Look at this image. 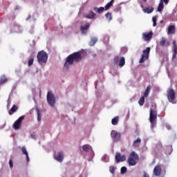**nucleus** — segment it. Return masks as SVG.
I'll return each instance as SVG.
<instances>
[{
  "mask_svg": "<svg viewBox=\"0 0 177 177\" xmlns=\"http://www.w3.org/2000/svg\"><path fill=\"white\" fill-rule=\"evenodd\" d=\"M115 160L118 163L123 162V161H125V160H127V158L125 157V155L122 156L120 153H116Z\"/></svg>",
  "mask_w": 177,
  "mask_h": 177,
  "instance_id": "nucleus-10",
  "label": "nucleus"
},
{
  "mask_svg": "<svg viewBox=\"0 0 177 177\" xmlns=\"http://www.w3.org/2000/svg\"><path fill=\"white\" fill-rule=\"evenodd\" d=\"M22 154H24L26 157V161L28 162L30 161V157H28V152H27V149H26V147H23L21 148Z\"/></svg>",
  "mask_w": 177,
  "mask_h": 177,
  "instance_id": "nucleus-18",
  "label": "nucleus"
},
{
  "mask_svg": "<svg viewBox=\"0 0 177 177\" xmlns=\"http://www.w3.org/2000/svg\"><path fill=\"white\" fill-rule=\"evenodd\" d=\"M109 169L111 174H114V172H115V167L114 166H111Z\"/></svg>",
  "mask_w": 177,
  "mask_h": 177,
  "instance_id": "nucleus-39",
  "label": "nucleus"
},
{
  "mask_svg": "<svg viewBox=\"0 0 177 177\" xmlns=\"http://www.w3.org/2000/svg\"><path fill=\"white\" fill-rule=\"evenodd\" d=\"M173 46H174V53L172 55L173 59L176 58V55H177V44H176V41H173Z\"/></svg>",
  "mask_w": 177,
  "mask_h": 177,
  "instance_id": "nucleus-19",
  "label": "nucleus"
},
{
  "mask_svg": "<svg viewBox=\"0 0 177 177\" xmlns=\"http://www.w3.org/2000/svg\"><path fill=\"white\" fill-rule=\"evenodd\" d=\"M120 61V57L119 56H117L114 58L113 59V63L115 64H117V63H118V62Z\"/></svg>",
  "mask_w": 177,
  "mask_h": 177,
  "instance_id": "nucleus-38",
  "label": "nucleus"
},
{
  "mask_svg": "<svg viewBox=\"0 0 177 177\" xmlns=\"http://www.w3.org/2000/svg\"><path fill=\"white\" fill-rule=\"evenodd\" d=\"M9 165H10V168H13V160H9Z\"/></svg>",
  "mask_w": 177,
  "mask_h": 177,
  "instance_id": "nucleus-41",
  "label": "nucleus"
},
{
  "mask_svg": "<svg viewBox=\"0 0 177 177\" xmlns=\"http://www.w3.org/2000/svg\"><path fill=\"white\" fill-rule=\"evenodd\" d=\"M105 17H106V20H108L109 21H111V20H113V16L111 15V13H110V12H107L105 15Z\"/></svg>",
  "mask_w": 177,
  "mask_h": 177,
  "instance_id": "nucleus-30",
  "label": "nucleus"
},
{
  "mask_svg": "<svg viewBox=\"0 0 177 177\" xmlns=\"http://www.w3.org/2000/svg\"><path fill=\"white\" fill-rule=\"evenodd\" d=\"M161 166L160 165H156L154 169H153V175H155V176H160V175H161Z\"/></svg>",
  "mask_w": 177,
  "mask_h": 177,
  "instance_id": "nucleus-12",
  "label": "nucleus"
},
{
  "mask_svg": "<svg viewBox=\"0 0 177 177\" xmlns=\"http://www.w3.org/2000/svg\"><path fill=\"white\" fill-rule=\"evenodd\" d=\"M89 27H91V24L87 23L84 26H80V30L82 31V34H86V31L89 30Z\"/></svg>",
  "mask_w": 177,
  "mask_h": 177,
  "instance_id": "nucleus-13",
  "label": "nucleus"
},
{
  "mask_svg": "<svg viewBox=\"0 0 177 177\" xmlns=\"http://www.w3.org/2000/svg\"><path fill=\"white\" fill-rule=\"evenodd\" d=\"M30 19H31V15H28V17H26V21L30 20Z\"/></svg>",
  "mask_w": 177,
  "mask_h": 177,
  "instance_id": "nucleus-44",
  "label": "nucleus"
},
{
  "mask_svg": "<svg viewBox=\"0 0 177 177\" xmlns=\"http://www.w3.org/2000/svg\"><path fill=\"white\" fill-rule=\"evenodd\" d=\"M153 109H151L149 112V122H151V127L154 128L157 125V110L156 106H153Z\"/></svg>",
  "mask_w": 177,
  "mask_h": 177,
  "instance_id": "nucleus-2",
  "label": "nucleus"
},
{
  "mask_svg": "<svg viewBox=\"0 0 177 177\" xmlns=\"http://www.w3.org/2000/svg\"><path fill=\"white\" fill-rule=\"evenodd\" d=\"M164 21H161L160 23H162Z\"/></svg>",
  "mask_w": 177,
  "mask_h": 177,
  "instance_id": "nucleus-47",
  "label": "nucleus"
},
{
  "mask_svg": "<svg viewBox=\"0 0 177 177\" xmlns=\"http://www.w3.org/2000/svg\"><path fill=\"white\" fill-rule=\"evenodd\" d=\"M96 42H97V39L92 38L89 43L90 46H93V45H95V44H96Z\"/></svg>",
  "mask_w": 177,
  "mask_h": 177,
  "instance_id": "nucleus-32",
  "label": "nucleus"
},
{
  "mask_svg": "<svg viewBox=\"0 0 177 177\" xmlns=\"http://www.w3.org/2000/svg\"><path fill=\"white\" fill-rule=\"evenodd\" d=\"M142 38L146 42H149V41H151V38H153V32H143Z\"/></svg>",
  "mask_w": 177,
  "mask_h": 177,
  "instance_id": "nucleus-8",
  "label": "nucleus"
},
{
  "mask_svg": "<svg viewBox=\"0 0 177 177\" xmlns=\"http://www.w3.org/2000/svg\"><path fill=\"white\" fill-rule=\"evenodd\" d=\"M32 64H34V58L32 57V58L29 59L28 62V66L29 67H30V66H32Z\"/></svg>",
  "mask_w": 177,
  "mask_h": 177,
  "instance_id": "nucleus-34",
  "label": "nucleus"
},
{
  "mask_svg": "<svg viewBox=\"0 0 177 177\" xmlns=\"http://www.w3.org/2000/svg\"><path fill=\"white\" fill-rule=\"evenodd\" d=\"M149 93H150V86H148L144 93L145 97H147Z\"/></svg>",
  "mask_w": 177,
  "mask_h": 177,
  "instance_id": "nucleus-31",
  "label": "nucleus"
},
{
  "mask_svg": "<svg viewBox=\"0 0 177 177\" xmlns=\"http://www.w3.org/2000/svg\"><path fill=\"white\" fill-rule=\"evenodd\" d=\"M37 62L39 64H42V63H46L48 62V55L44 50H41L37 54Z\"/></svg>",
  "mask_w": 177,
  "mask_h": 177,
  "instance_id": "nucleus-4",
  "label": "nucleus"
},
{
  "mask_svg": "<svg viewBox=\"0 0 177 177\" xmlns=\"http://www.w3.org/2000/svg\"><path fill=\"white\" fill-rule=\"evenodd\" d=\"M145 59H146V57L144 55H142L141 58L140 59L139 63H145Z\"/></svg>",
  "mask_w": 177,
  "mask_h": 177,
  "instance_id": "nucleus-40",
  "label": "nucleus"
},
{
  "mask_svg": "<svg viewBox=\"0 0 177 177\" xmlns=\"http://www.w3.org/2000/svg\"><path fill=\"white\" fill-rule=\"evenodd\" d=\"M167 34H175V26L171 25L169 26Z\"/></svg>",
  "mask_w": 177,
  "mask_h": 177,
  "instance_id": "nucleus-24",
  "label": "nucleus"
},
{
  "mask_svg": "<svg viewBox=\"0 0 177 177\" xmlns=\"http://www.w3.org/2000/svg\"><path fill=\"white\" fill-rule=\"evenodd\" d=\"M30 136L32 139H35V138L37 137V134H35V133H33L32 134H31Z\"/></svg>",
  "mask_w": 177,
  "mask_h": 177,
  "instance_id": "nucleus-42",
  "label": "nucleus"
},
{
  "mask_svg": "<svg viewBox=\"0 0 177 177\" xmlns=\"http://www.w3.org/2000/svg\"><path fill=\"white\" fill-rule=\"evenodd\" d=\"M82 149L84 151H86V153H88L91 150V146L89 145H83Z\"/></svg>",
  "mask_w": 177,
  "mask_h": 177,
  "instance_id": "nucleus-29",
  "label": "nucleus"
},
{
  "mask_svg": "<svg viewBox=\"0 0 177 177\" xmlns=\"http://www.w3.org/2000/svg\"><path fill=\"white\" fill-rule=\"evenodd\" d=\"M143 177H150L149 174H146V172H144Z\"/></svg>",
  "mask_w": 177,
  "mask_h": 177,
  "instance_id": "nucleus-43",
  "label": "nucleus"
},
{
  "mask_svg": "<svg viewBox=\"0 0 177 177\" xmlns=\"http://www.w3.org/2000/svg\"><path fill=\"white\" fill-rule=\"evenodd\" d=\"M142 1H143V2H147V0H142Z\"/></svg>",
  "mask_w": 177,
  "mask_h": 177,
  "instance_id": "nucleus-46",
  "label": "nucleus"
},
{
  "mask_svg": "<svg viewBox=\"0 0 177 177\" xmlns=\"http://www.w3.org/2000/svg\"><path fill=\"white\" fill-rule=\"evenodd\" d=\"M95 17H96V14L92 10L88 11V13L84 15V17H86V19H95Z\"/></svg>",
  "mask_w": 177,
  "mask_h": 177,
  "instance_id": "nucleus-14",
  "label": "nucleus"
},
{
  "mask_svg": "<svg viewBox=\"0 0 177 177\" xmlns=\"http://www.w3.org/2000/svg\"><path fill=\"white\" fill-rule=\"evenodd\" d=\"M81 60H82V55H81V53H73L67 57L64 64V67L68 68V66H73L74 63H79V62H81Z\"/></svg>",
  "mask_w": 177,
  "mask_h": 177,
  "instance_id": "nucleus-1",
  "label": "nucleus"
},
{
  "mask_svg": "<svg viewBox=\"0 0 177 177\" xmlns=\"http://www.w3.org/2000/svg\"><path fill=\"white\" fill-rule=\"evenodd\" d=\"M142 12H144V13H147L148 15H150V13H153V12H154V8L151 6L147 7L146 8H144L142 10Z\"/></svg>",
  "mask_w": 177,
  "mask_h": 177,
  "instance_id": "nucleus-17",
  "label": "nucleus"
},
{
  "mask_svg": "<svg viewBox=\"0 0 177 177\" xmlns=\"http://www.w3.org/2000/svg\"><path fill=\"white\" fill-rule=\"evenodd\" d=\"M17 110H19V107H17V106L14 104L12 106V108L10 109V110L8 111V114L10 115H12V114H13V113H16V111H17Z\"/></svg>",
  "mask_w": 177,
  "mask_h": 177,
  "instance_id": "nucleus-20",
  "label": "nucleus"
},
{
  "mask_svg": "<svg viewBox=\"0 0 177 177\" xmlns=\"http://www.w3.org/2000/svg\"><path fill=\"white\" fill-rule=\"evenodd\" d=\"M114 3V0H111L110 2H109L104 7L105 10H109L111 6H113V4Z\"/></svg>",
  "mask_w": 177,
  "mask_h": 177,
  "instance_id": "nucleus-27",
  "label": "nucleus"
},
{
  "mask_svg": "<svg viewBox=\"0 0 177 177\" xmlns=\"http://www.w3.org/2000/svg\"><path fill=\"white\" fill-rule=\"evenodd\" d=\"M138 104L140 106H143L145 104V97H141L138 101Z\"/></svg>",
  "mask_w": 177,
  "mask_h": 177,
  "instance_id": "nucleus-33",
  "label": "nucleus"
},
{
  "mask_svg": "<svg viewBox=\"0 0 177 177\" xmlns=\"http://www.w3.org/2000/svg\"><path fill=\"white\" fill-rule=\"evenodd\" d=\"M55 160L57 161H59V162H62L63 161V152H59L57 156H54Z\"/></svg>",
  "mask_w": 177,
  "mask_h": 177,
  "instance_id": "nucleus-16",
  "label": "nucleus"
},
{
  "mask_svg": "<svg viewBox=\"0 0 177 177\" xmlns=\"http://www.w3.org/2000/svg\"><path fill=\"white\" fill-rule=\"evenodd\" d=\"M93 10L95 12H97V13H103V12H104L105 10V8L104 7H100V8L94 7Z\"/></svg>",
  "mask_w": 177,
  "mask_h": 177,
  "instance_id": "nucleus-23",
  "label": "nucleus"
},
{
  "mask_svg": "<svg viewBox=\"0 0 177 177\" xmlns=\"http://www.w3.org/2000/svg\"><path fill=\"white\" fill-rule=\"evenodd\" d=\"M167 96L169 102L171 103H175V91L172 88H169L167 92Z\"/></svg>",
  "mask_w": 177,
  "mask_h": 177,
  "instance_id": "nucleus-6",
  "label": "nucleus"
},
{
  "mask_svg": "<svg viewBox=\"0 0 177 177\" xmlns=\"http://www.w3.org/2000/svg\"><path fill=\"white\" fill-rule=\"evenodd\" d=\"M23 120H24V115H21L15 122L12 126L14 129L17 130L21 128V122H23Z\"/></svg>",
  "mask_w": 177,
  "mask_h": 177,
  "instance_id": "nucleus-7",
  "label": "nucleus"
},
{
  "mask_svg": "<svg viewBox=\"0 0 177 177\" xmlns=\"http://www.w3.org/2000/svg\"><path fill=\"white\" fill-rule=\"evenodd\" d=\"M163 10H164V3H162V0H160L158 6L157 10L161 12H162Z\"/></svg>",
  "mask_w": 177,
  "mask_h": 177,
  "instance_id": "nucleus-22",
  "label": "nucleus"
},
{
  "mask_svg": "<svg viewBox=\"0 0 177 177\" xmlns=\"http://www.w3.org/2000/svg\"><path fill=\"white\" fill-rule=\"evenodd\" d=\"M47 102L51 107H55V103H56V99L55 95L52 92L48 91L47 94Z\"/></svg>",
  "mask_w": 177,
  "mask_h": 177,
  "instance_id": "nucleus-5",
  "label": "nucleus"
},
{
  "mask_svg": "<svg viewBox=\"0 0 177 177\" xmlns=\"http://www.w3.org/2000/svg\"><path fill=\"white\" fill-rule=\"evenodd\" d=\"M153 20V26L156 27V26H157V17H153L152 18Z\"/></svg>",
  "mask_w": 177,
  "mask_h": 177,
  "instance_id": "nucleus-35",
  "label": "nucleus"
},
{
  "mask_svg": "<svg viewBox=\"0 0 177 177\" xmlns=\"http://www.w3.org/2000/svg\"><path fill=\"white\" fill-rule=\"evenodd\" d=\"M138 161H139V155L136 152L132 151L127 160L128 165L129 167H133L138 164Z\"/></svg>",
  "mask_w": 177,
  "mask_h": 177,
  "instance_id": "nucleus-3",
  "label": "nucleus"
},
{
  "mask_svg": "<svg viewBox=\"0 0 177 177\" xmlns=\"http://www.w3.org/2000/svg\"><path fill=\"white\" fill-rule=\"evenodd\" d=\"M111 137L112 138V139H114L115 140H120V138H121V134H120L116 131L113 130L111 132Z\"/></svg>",
  "mask_w": 177,
  "mask_h": 177,
  "instance_id": "nucleus-11",
  "label": "nucleus"
},
{
  "mask_svg": "<svg viewBox=\"0 0 177 177\" xmlns=\"http://www.w3.org/2000/svg\"><path fill=\"white\" fill-rule=\"evenodd\" d=\"M160 46H162V48H168L170 44L168 39L165 37H162L160 40Z\"/></svg>",
  "mask_w": 177,
  "mask_h": 177,
  "instance_id": "nucleus-9",
  "label": "nucleus"
},
{
  "mask_svg": "<svg viewBox=\"0 0 177 177\" xmlns=\"http://www.w3.org/2000/svg\"><path fill=\"white\" fill-rule=\"evenodd\" d=\"M120 67H124L125 66V57H122L119 61Z\"/></svg>",
  "mask_w": 177,
  "mask_h": 177,
  "instance_id": "nucleus-28",
  "label": "nucleus"
},
{
  "mask_svg": "<svg viewBox=\"0 0 177 177\" xmlns=\"http://www.w3.org/2000/svg\"><path fill=\"white\" fill-rule=\"evenodd\" d=\"M8 82V77L6 75H3L0 77V85H3V84H6Z\"/></svg>",
  "mask_w": 177,
  "mask_h": 177,
  "instance_id": "nucleus-21",
  "label": "nucleus"
},
{
  "mask_svg": "<svg viewBox=\"0 0 177 177\" xmlns=\"http://www.w3.org/2000/svg\"><path fill=\"white\" fill-rule=\"evenodd\" d=\"M166 128L168 130L171 129V127L169 125H166Z\"/></svg>",
  "mask_w": 177,
  "mask_h": 177,
  "instance_id": "nucleus-45",
  "label": "nucleus"
},
{
  "mask_svg": "<svg viewBox=\"0 0 177 177\" xmlns=\"http://www.w3.org/2000/svg\"><path fill=\"white\" fill-rule=\"evenodd\" d=\"M121 171V174H126L127 173V169L126 167H122L120 169Z\"/></svg>",
  "mask_w": 177,
  "mask_h": 177,
  "instance_id": "nucleus-37",
  "label": "nucleus"
},
{
  "mask_svg": "<svg viewBox=\"0 0 177 177\" xmlns=\"http://www.w3.org/2000/svg\"><path fill=\"white\" fill-rule=\"evenodd\" d=\"M41 118L42 115H41V112H39V110H37V120L41 121Z\"/></svg>",
  "mask_w": 177,
  "mask_h": 177,
  "instance_id": "nucleus-36",
  "label": "nucleus"
},
{
  "mask_svg": "<svg viewBox=\"0 0 177 177\" xmlns=\"http://www.w3.org/2000/svg\"><path fill=\"white\" fill-rule=\"evenodd\" d=\"M118 121H120V117L115 116L111 120L112 125H117L118 124Z\"/></svg>",
  "mask_w": 177,
  "mask_h": 177,
  "instance_id": "nucleus-26",
  "label": "nucleus"
},
{
  "mask_svg": "<svg viewBox=\"0 0 177 177\" xmlns=\"http://www.w3.org/2000/svg\"><path fill=\"white\" fill-rule=\"evenodd\" d=\"M141 142L142 140H140V138H137L136 140L133 142V147H139V145H140Z\"/></svg>",
  "mask_w": 177,
  "mask_h": 177,
  "instance_id": "nucleus-25",
  "label": "nucleus"
},
{
  "mask_svg": "<svg viewBox=\"0 0 177 177\" xmlns=\"http://www.w3.org/2000/svg\"><path fill=\"white\" fill-rule=\"evenodd\" d=\"M150 47H147L145 50L142 51V56H144L145 57V60L149 59V55H150Z\"/></svg>",
  "mask_w": 177,
  "mask_h": 177,
  "instance_id": "nucleus-15",
  "label": "nucleus"
}]
</instances>
